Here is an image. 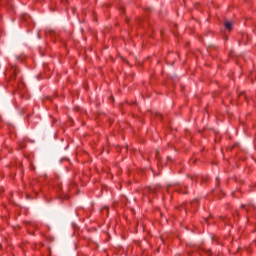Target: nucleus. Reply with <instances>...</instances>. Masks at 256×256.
<instances>
[{
    "label": "nucleus",
    "instance_id": "1",
    "mask_svg": "<svg viewBox=\"0 0 256 256\" xmlns=\"http://www.w3.org/2000/svg\"><path fill=\"white\" fill-rule=\"evenodd\" d=\"M225 29H228V31H231L233 29V22H226Z\"/></svg>",
    "mask_w": 256,
    "mask_h": 256
},
{
    "label": "nucleus",
    "instance_id": "2",
    "mask_svg": "<svg viewBox=\"0 0 256 256\" xmlns=\"http://www.w3.org/2000/svg\"><path fill=\"white\" fill-rule=\"evenodd\" d=\"M198 203H199L198 200H194V201L192 202V205H198Z\"/></svg>",
    "mask_w": 256,
    "mask_h": 256
}]
</instances>
